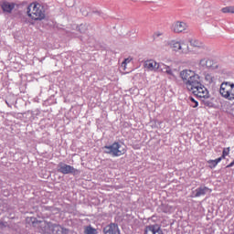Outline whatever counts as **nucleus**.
Returning a JSON list of instances; mask_svg holds the SVG:
<instances>
[{"label": "nucleus", "instance_id": "obj_21", "mask_svg": "<svg viewBox=\"0 0 234 234\" xmlns=\"http://www.w3.org/2000/svg\"><path fill=\"white\" fill-rule=\"evenodd\" d=\"M78 30H80V34H85L87 27H85V25L81 24L79 26Z\"/></svg>", "mask_w": 234, "mask_h": 234}, {"label": "nucleus", "instance_id": "obj_18", "mask_svg": "<svg viewBox=\"0 0 234 234\" xmlns=\"http://www.w3.org/2000/svg\"><path fill=\"white\" fill-rule=\"evenodd\" d=\"M221 12L223 14H234V6L233 5H230V6H226V7H223L221 9Z\"/></svg>", "mask_w": 234, "mask_h": 234}, {"label": "nucleus", "instance_id": "obj_26", "mask_svg": "<svg viewBox=\"0 0 234 234\" xmlns=\"http://www.w3.org/2000/svg\"><path fill=\"white\" fill-rule=\"evenodd\" d=\"M93 14H97L98 16H101V17H105V15L101 11H93Z\"/></svg>", "mask_w": 234, "mask_h": 234}, {"label": "nucleus", "instance_id": "obj_3", "mask_svg": "<svg viewBox=\"0 0 234 234\" xmlns=\"http://www.w3.org/2000/svg\"><path fill=\"white\" fill-rule=\"evenodd\" d=\"M103 149L106 154H111L112 156H122L127 153L125 146L120 144L118 142L113 143L112 145H106Z\"/></svg>", "mask_w": 234, "mask_h": 234}, {"label": "nucleus", "instance_id": "obj_15", "mask_svg": "<svg viewBox=\"0 0 234 234\" xmlns=\"http://www.w3.org/2000/svg\"><path fill=\"white\" fill-rule=\"evenodd\" d=\"M188 42L190 43L191 47H196L197 48H206V46L200 40L190 38Z\"/></svg>", "mask_w": 234, "mask_h": 234}, {"label": "nucleus", "instance_id": "obj_4", "mask_svg": "<svg viewBox=\"0 0 234 234\" xmlns=\"http://www.w3.org/2000/svg\"><path fill=\"white\" fill-rule=\"evenodd\" d=\"M219 94L225 100L233 101L234 100V83L231 82H222L219 89Z\"/></svg>", "mask_w": 234, "mask_h": 234}, {"label": "nucleus", "instance_id": "obj_1", "mask_svg": "<svg viewBox=\"0 0 234 234\" xmlns=\"http://www.w3.org/2000/svg\"><path fill=\"white\" fill-rule=\"evenodd\" d=\"M180 77L187 90L192 92L197 98H199L202 105L208 108L215 105V103H213V98L209 95V90L200 82V76L198 74H196V72L191 69H185L180 72Z\"/></svg>", "mask_w": 234, "mask_h": 234}, {"label": "nucleus", "instance_id": "obj_28", "mask_svg": "<svg viewBox=\"0 0 234 234\" xmlns=\"http://www.w3.org/2000/svg\"><path fill=\"white\" fill-rule=\"evenodd\" d=\"M5 103H6V105H8L9 107H12V106L14 105V103H10V102H8V101H5Z\"/></svg>", "mask_w": 234, "mask_h": 234}, {"label": "nucleus", "instance_id": "obj_9", "mask_svg": "<svg viewBox=\"0 0 234 234\" xmlns=\"http://www.w3.org/2000/svg\"><path fill=\"white\" fill-rule=\"evenodd\" d=\"M161 66L162 64L157 63L154 60H147L144 62V69H147V70H154V72H156V70L160 72Z\"/></svg>", "mask_w": 234, "mask_h": 234}, {"label": "nucleus", "instance_id": "obj_30", "mask_svg": "<svg viewBox=\"0 0 234 234\" xmlns=\"http://www.w3.org/2000/svg\"><path fill=\"white\" fill-rule=\"evenodd\" d=\"M234 162L230 163L227 167H233Z\"/></svg>", "mask_w": 234, "mask_h": 234}, {"label": "nucleus", "instance_id": "obj_14", "mask_svg": "<svg viewBox=\"0 0 234 234\" xmlns=\"http://www.w3.org/2000/svg\"><path fill=\"white\" fill-rule=\"evenodd\" d=\"M159 72H165V74H168V76H174L175 73H173V69H171V67L161 63V68L159 69Z\"/></svg>", "mask_w": 234, "mask_h": 234}, {"label": "nucleus", "instance_id": "obj_31", "mask_svg": "<svg viewBox=\"0 0 234 234\" xmlns=\"http://www.w3.org/2000/svg\"><path fill=\"white\" fill-rule=\"evenodd\" d=\"M204 6H209V3H205Z\"/></svg>", "mask_w": 234, "mask_h": 234}, {"label": "nucleus", "instance_id": "obj_5", "mask_svg": "<svg viewBox=\"0 0 234 234\" xmlns=\"http://www.w3.org/2000/svg\"><path fill=\"white\" fill-rule=\"evenodd\" d=\"M58 172L62 173V175H78V173H80V170L65 163H59L58 165Z\"/></svg>", "mask_w": 234, "mask_h": 234}, {"label": "nucleus", "instance_id": "obj_12", "mask_svg": "<svg viewBox=\"0 0 234 234\" xmlns=\"http://www.w3.org/2000/svg\"><path fill=\"white\" fill-rule=\"evenodd\" d=\"M1 8L3 12H6L7 14H12V10L16 8V4L9 3V2H4L1 4Z\"/></svg>", "mask_w": 234, "mask_h": 234}, {"label": "nucleus", "instance_id": "obj_16", "mask_svg": "<svg viewBox=\"0 0 234 234\" xmlns=\"http://www.w3.org/2000/svg\"><path fill=\"white\" fill-rule=\"evenodd\" d=\"M207 69H211L212 70H215L216 69H218V64L215 63L213 59H207Z\"/></svg>", "mask_w": 234, "mask_h": 234}, {"label": "nucleus", "instance_id": "obj_11", "mask_svg": "<svg viewBox=\"0 0 234 234\" xmlns=\"http://www.w3.org/2000/svg\"><path fill=\"white\" fill-rule=\"evenodd\" d=\"M170 45H171V48H174V50L176 52V51H178V50H182V52H184V54H187V52H188V50L189 49H187V50H185L184 51V48L185 47H186V48H188V47L186 45V44H182V43H180V42H178V41H175V40H173L171 43H170Z\"/></svg>", "mask_w": 234, "mask_h": 234}, {"label": "nucleus", "instance_id": "obj_19", "mask_svg": "<svg viewBox=\"0 0 234 234\" xmlns=\"http://www.w3.org/2000/svg\"><path fill=\"white\" fill-rule=\"evenodd\" d=\"M85 234H98V230L92 227H87L84 230Z\"/></svg>", "mask_w": 234, "mask_h": 234}, {"label": "nucleus", "instance_id": "obj_10", "mask_svg": "<svg viewBox=\"0 0 234 234\" xmlns=\"http://www.w3.org/2000/svg\"><path fill=\"white\" fill-rule=\"evenodd\" d=\"M207 193H211V189L207 186H200L192 192V197H204Z\"/></svg>", "mask_w": 234, "mask_h": 234}, {"label": "nucleus", "instance_id": "obj_29", "mask_svg": "<svg viewBox=\"0 0 234 234\" xmlns=\"http://www.w3.org/2000/svg\"><path fill=\"white\" fill-rule=\"evenodd\" d=\"M94 48H96L97 50H100V48H101V46H98V45H95V46H94Z\"/></svg>", "mask_w": 234, "mask_h": 234}, {"label": "nucleus", "instance_id": "obj_25", "mask_svg": "<svg viewBox=\"0 0 234 234\" xmlns=\"http://www.w3.org/2000/svg\"><path fill=\"white\" fill-rule=\"evenodd\" d=\"M191 101H192V103H194V104H192V107H198V101H197L195 99H193V98H191Z\"/></svg>", "mask_w": 234, "mask_h": 234}, {"label": "nucleus", "instance_id": "obj_7", "mask_svg": "<svg viewBox=\"0 0 234 234\" xmlns=\"http://www.w3.org/2000/svg\"><path fill=\"white\" fill-rule=\"evenodd\" d=\"M144 234H164L162 228L158 224L146 226L144 229Z\"/></svg>", "mask_w": 234, "mask_h": 234}, {"label": "nucleus", "instance_id": "obj_17", "mask_svg": "<svg viewBox=\"0 0 234 234\" xmlns=\"http://www.w3.org/2000/svg\"><path fill=\"white\" fill-rule=\"evenodd\" d=\"M222 161V157H218V159L215 160H208L207 164H209V167L213 169V167H217L219 162Z\"/></svg>", "mask_w": 234, "mask_h": 234}, {"label": "nucleus", "instance_id": "obj_13", "mask_svg": "<svg viewBox=\"0 0 234 234\" xmlns=\"http://www.w3.org/2000/svg\"><path fill=\"white\" fill-rule=\"evenodd\" d=\"M186 28H187V25L184 22H176L173 26V30L176 34H180V32H184V30H186Z\"/></svg>", "mask_w": 234, "mask_h": 234}, {"label": "nucleus", "instance_id": "obj_20", "mask_svg": "<svg viewBox=\"0 0 234 234\" xmlns=\"http://www.w3.org/2000/svg\"><path fill=\"white\" fill-rule=\"evenodd\" d=\"M205 80L207 81V83L211 84L213 83V81H215V77H213V75L207 73L205 75Z\"/></svg>", "mask_w": 234, "mask_h": 234}, {"label": "nucleus", "instance_id": "obj_27", "mask_svg": "<svg viewBox=\"0 0 234 234\" xmlns=\"http://www.w3.org/2000/svg\"><path fill=\"white\" fill-rule=\"evenodd\" d=\"M127 63H131V59L125 58L124 61L122 62V65H127Z\"/></svg>", "mask_w": 234, "mask_h": 234}, {"label": "nucleus", "instance_id": "obj_6", "mask_svg": "<svg viewBox=\"0 0 234 234\" xmlns=\"http://www.w3.org/2000/svg\"><path fill=\"white\" fill-rule=\"evenodd\" d=\"M45 232L47 234H63V229L59 225L48 223L45 226Z\"/></svg>", "mask_w": 234, "mask_h": 234}, {"label": "nucleus", "instance_id": "obj_8", "mask_svg": "<svg viewBox=\"0 0 234 234\" xmlns=\"http://www.w3.org/2000/svg\"><path fill=\"white\" fill-rule=\"evenodd\" d=\"M104 234H120V228L116 223H111L104 227L103 229Z\"/></svg>", "mask_w": 234, "mask_h": 234}, {"label": "nucleus", "instance_id": "obj_22", "mask_svg": "<svg viewBox=\"0 0 234 234\" xmlns=\"http://www.w3.org/2000/svg\"><path fill=\"white\" fill-rule=\"evenodd\" d=\"M207 58H202L199 60V67H207Z\"/></svg>", "mask_w": 234, "mask_h": 234}, {"label": "nucleus", "instance_id": "obj_23", "mask_svg": "<svg viewBox=\"0 0 234 234\" xmlns=\"http://www.w3.org/2000/svg\"><path fill=\"white\" fill-rule=\"evenodd\" d=\"M228 154H229V148H227V150L226 149L223 150V154L221 156V159L226 158V156H228Z\"/></svg>", "mask_w": 234, "mask_h": 234}, {"label": "nucleus", "instance_id": "obj_2", "mask_svg": "<svg viewBox=\"0 0 234 234\" xmlns=\"http://www.w3.org/2000/svg\"><path fill=\"white\" fill-rule=\"evenodd\" d=\"M27 14L33 21H43L46 17L45 6L37 2H33L27 6Z\"/></svg>", "mask_w": 234, "mask_h": 234}, {"label": "nucleus", "instance_id": "obj_24", "mask_svg": "<svg viewBox=\"0 0 234 234\" xmlns=\"http://www.w3.org/2000/svg\"><path fill=\"white\" fill-rule=\"evenodd\" d=\"M27 114H30V118H34V116H37V112L27 111Z\"/></svg>", "mask_w": 234, "mask_h": 234}, {"label": "nucleus", "instance_id": "obj_32", "mask_svg": "<svg viewBox=\"0 0 234 234\" xmlns=\"http://www.w3.org/2000/svg\"><path fill=\"white\" fill-rule=\"evenodd\" d=\"M157 37H160L161 34H156Z\"/></svg>", "mask_w": 234, "mask_h": 234}]
</instances>
